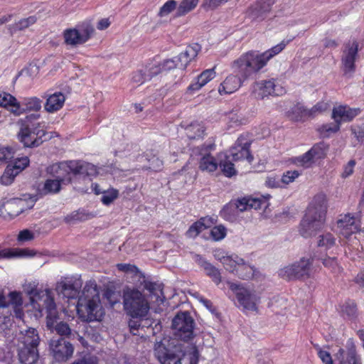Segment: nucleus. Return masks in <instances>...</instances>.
Instances as JSON below:
<instances>
[{
	"instance_id": "1",
	"label": "nucleus",
	"mask_w": 364,
	"mask_h": 364,
	"mask_svg": "<svg viewBox=\"0 0 364 364\" xmlns=\"http://www.w3.org/2000/svg\"><path fill=\"white\" fill-rule=\"evenodd\" d=\"M286 46L287 43L282 41L264 53L248 51L234 60L232 67L245 80L262 69L267 62L274 55L279 54Z\"/></svg>"
},
{
	"instance_id": "2",
	"label": "nucleus",
	"mask_w": 364,
	"mask_h": 364,
	"mask_svg": "<svg viewBox=\"0 0 364 364\" xmlns=\"http://www.w3.org/2000/svg\"><path fill=\"white\" fill-rule=\"evenodd\" d=\"M327 211V200L324 194L315 196L301 221L299 232L304 237L315 235L324 226Z\"/></svg>"
},
{
	"instance_id": "3",
	"label": "nucleus",
	"mask_w": 364,
	"mask_h": 364,
	"mask_svg": "<svg viewBox=\"0 0 364 364\" xmlns=\"http://www.w3.org/2000/svg\"><path fill=\"white\" fill-rule=\"evenodd\" d=\"M76 308L80 317L87 321L100 320L103 316L100 291L95 281L86 282L82 294L78 298Z\"/></svg>"
},
{
	"instance_id": "4",
	"label": "nucleus",
	"mask_w": 364,
	"mask_h": 364,
	"mask_svg": "<svg viewBox=\"0 0 364 364\" xmlns=\"http://www.w3.org/2000/svg\"><path fill=\"white\" fill-rule=\"evenodd\" d=\"M47 172L62 183H69L73 180L72 176L88 179L87 176L96 173V168L94 165L87 162L70 161L53 164L47 168Z\"/></svg>"
},
{
	"instance_id": "5",
	"label": "nucleus",
	"mask_w": 364,
	"mask_h": 364,
	"mask_svg": "<svg viewBox=\"0 0 364 364\" xmlns=\"http://www.w3.org/2000/svg\"><path fill=\"white\" fill-rule=\"evenodd\" d=\"M39 118V114H31L18 122L20 128L17 138L26 147H37L44 141L43 137L46 132L41 122H36Z\"/></svg>"
},
{
	"instance_id": "6",
	"label": "nucleus",
	"mask_w": 364,
	"mask_h": 364,
	"mask_svg": "<svg viewBox=\"0 0 364 364\" xmlns=\"http://www.w3.org/2000/svg\"><path fill=\"white\" fill-rule=\"evenodd\" d=\"M123 306L127 315L132 318H142L149 313L150 306L146 296L136 288L123 290Z\"/></svg>"
},
{
	"instance_id": "7",
	"label": "nucleus",
	"mask_w": 364,
	"mask_h": 364,
	"mask_svg": "<svg viewBox=\"0 0 364 364\" xmlns=\"http://www.w3.org/2000/svg\"><path fill=\"white\" fill-rule=\"evenodd\" d=\"M195 322L187 311L178 313L172 320L174 336L181 341H188L194 337Z\"/></svg>"
},
{
	"instance_id": "8",
	"label": "nucleus",
	"mask_w": 364,
	"mask_h": 364,
	"mask_svg": "<svg viewBox=\"0 0 364 364\" xmlns=\"http://www.w3.org/2000/svg\"><path fill=\"white\" fill-rule=\"evenodd\" d=\"M359 43L353 39L343 46L341 58V69L343 75L351 77L356 70L355 63L359 60Z\"/></svg>"
},
{
	"instance_id": "9",
	"label": "nucleus",
	"mask_w": 364,
	"mask_h": 364,
	"mask_svg": "<svg viewBox=\"0 0 364 364\" xmlns=\"http://www.w3.org/2000/svg\"><path fill=\"white\" fill-rule=\"evenodd\" d=\"M230 290L235 294L237 302L245 311H257L259 297L255 290L242 284L228 282Z\"/></svg>"
},
{
	"instance_id": "10",
	"label": "nucleus",
	"mask_w": 364,
	"mask_h": 364,
	"mask_svg": "<svg viewBox=\"0 0 364 364\" xmlns=\"http://www.w3.org/2000/svg\"><path fill=\"white\" fill-rule=\"evenodd\" d=\"M312 259L301 258L279 270V275L287 280L308 278L310 276Z\"/></svg>"
},
{
	"instance_id": "11",
	"label": "nucleus",
	"mask_w": 364,
	"mask_h": 364,
	"mask_svg": "<svg viewBox=\"0 0 364 364\" xmlns=\"http://www.w3.org/2000/svg\"><path fill=\"white\" fill-rule=\"evenodd\" d=\"M215 257L220 261L226 270L230 272H236L243 279L250 278L253 275V268L247 265L242 258L237 256H235V258L230 256L220 257L217 254L215 255Z\"/></svg>"
},
{
	"instance_id": "12",
	"label": "nucleus",
	"mask_w": 364,
	"mask_h": 364,
	"mask_svg": "<svg viewBox=\"0 0 364 364\" xmlns=\"http://www.w3.org/2000/svg\"><path fill=\"white\" fill-rule=\"evenodd\" d=\"M253 92L257 98L263 99L269 95H282L285 90L274 79L256 82L252 87Z\"/></svg>"
},
{
	"instance_id": "13",
	"label": "nucleus",
	"mask_w": 364,
	"mask_h": 364,
	"mask_svg": "<svg viewBox=\"0 0 364 364\" xmlns=\"http://www.w3.org/2000/svg\"><path fill=\"white\" fill-rule=\"evenodd\" d=\"M328 150V145L324 142L317 143L304 155L296 158V163L303 167L308 168L317 160L324 158Z\"/></svg>"
},
{
	"instance_id": "14",
	"label": "nucleus",
	"mask_w": 364,
	"mask_h": 364,
	"mask_svg": "<svg viewBox=\"0 0 364 364\" xmlns=\"http://www.w3.org/2000/svg\"><path fill=\"white\" fill-rule=\"evenodd\" d=\"M30 199L31 200L29 202H27L26 199L23 198H11L6 200L4 201L1 205V213L7 214L11 218L16 217L25 210L33 207L34 200L33 198Z\"/></svg>"
},
{
	"instance_id": "15",
	"label": "nucleus",
	"mask_w": 364,
	"mask_h": 364,
	"mask_svg": "<svg viewBox=\"0 0 364 364\" xmlns=\"http://www.w3.org/2000/svg\"><path fill=\"white\" fill-rule=\"evenodd\" d=\"M50 348L53 356L58 362L68 360L74 351L72 344L63 338L51 339Z\"/></svg>"
},
{
	"instance_id": "16",
	"label": "nucleus",
	"mask_w": 364,
	"mask_h": 364,
	"mask_svg": "<svg viewBox=\"0 0 364 364\" xmlns=\"http://www.w3.org/2000/svg\"><path fill=\"white\" fill-rule=\"evenodd\" d=\"M250 141L245 136H240L235 145L230 149L232 160L235 161L246 159L250 164L253 156L250 152Z\"/></svg>"
},
{
	"instance_id": "17",
	"label": "nucleus",
	"mask_w": 364,
	"mask_h": 364,
	"mask_svg": "<svg viewBox=\"0 0 364 364\" xmlns=\"http://www.w3.org/2000/svg\"><path fill=\"white\" fill-rule=\"evenodd\" d=\"M82 285L80 278L65 279L57 284L56 291L64 297L74 299L78 296Z\"/></svg>"
},
{
	"instance_id": "18",
	"label": "nucleus",
	"mask_w": 364,
	"mask_h": 364,
	"mask_svg": "<svg viewBox=\"0 0 364 364\" xmlns=\"http://www.w3.org/2000/svg\"><path fill=\"white\" fill-rule=\"evenodd\" d=\"M360 113L359 108H351L347 105H339L333 107L332 111V119L340 125L342 122L352 121Z\"/></svg>"
},
{
	"instance_id": "19",
	"label": "nucleus",
	"mask_w": 364,
	"mask_h": 364,
	"mask_svg": "<svg viewBox=\"0 0 364 364\" xmlns=\"http://www.w3.org/2000/svg\"><path fill=\"white\" fill-rule=\"evenodd\" d=\"M154 355L161 364H181V355L168 350L161 343L155 345Z\"/></svg>"
},
{
	"instance_id": "20",
	"label": "nucleus",
	"mask_w": 364,
	"mask_h": 364,
	"mask_svg": "<svg viewBox=\"0 0 364 364\" xmlns=\"http://www.w3.org/2000/svg\"><path fill=\"white\" fill-rule=\"evenodd\" d=\"M18 346H25L26 347L36 348L40 343V336L36 328H28L21 330L18 335Z\"/></svg>"
},
{
	"instance_id": "21",
	"label": "nucleus",
	"mask_w": 364,
	"mask_h": 364,
	"mask_svg": "<svg viewBox=\"0 0 364 364\" xmlns=\"http://www.w3.org/2000/svg\"><path fill=\"white\" fill-rule=\"evenodd\" d=\"M337 228L340 235L348 238L353 233L358 230V227L355 223V218L350 214L341 216L337 222Z\"/></svg>"
},
{
	"instance_id": "22",
	"label": "nucleus",
	"mask_w": 364,
	"mask_h": 364,
	"mask_svg": "<svg viewBox=\"0 0 364 364\" xmlns=\"http://www.w3.org/2000/svg\"><path fill=\"white\" fill-rule=\"evenodd\" d=\"M18 356L19 361L23 364H36L39 359L38 349L36 348L18 346Z\"/></svg>"
},
{
	"instance_id": "23",
	"label": "nucleus",
	"mask_w": 364,
	"mask_h": 364,
	"mask_svg": "<svg viewBox=\"0 0 364 364\" xmlns=\"http://www.w3.org/2000/svg\"><path fill=\"white\" fill-rule=\"evenodd\" d=\"M213 147V144L203 145L202 146V150H204V153H200V154H203V156L199 163V168L202 171L211 173L218 168V163L215 159L207 153L208 150L212 149Z\"/></svg>"
},
{
	"instance_id": "24",
	"label": "nucleus",
	"mask_w": 364,
	"mask_h": 364,
	"mask_svg": "<svg viewBox=\"0 0 364 364\" xmlns=\"http://www.w3.org/2000/svg\"><path fill=\"white\" fill-rule=\"evenodd\" d=\"M249 202V198H244L238 200L237 203H230L223 208L221 215L225 219L232 220L235 219V214H233V216L228 215L229 211L243 212L247 210L250 209Z\"/></svg>"
},
{
	"instance_id": "25",
	"label": "nucleus",
	"mask_w": 364,
	"mask_h": 364,
	"mask_svg": "<svg viewBox=\"0 0 364 364\" xmlns=\"http://www.w3.org/2000/svg\"><path fill=\"white\" fill-rule=\"evenodd\" d=\"M0 106L6 108L16 116L21 115L20 102L9 93L0 92Z\"/></svg>"
},
{
	"instance_id": "26",
	"label": "nucleus",
	"mask_w": 364,
	"mask_h": 364,
	"mask_svg": "<svg viewBox=\"0 0 364 364\" xmlns=\"http://www.w3.org/2000/svg\"><path fill=\"white\" fill-rule=\"evenodd\" d=\"M46 326L52 330L54 326L58 323L59 319V315L56 311L55 304L52 298L46 293Z\"/></svg>"
},
{
	"instance_id": "27",
	"label": "nucleus",
	"mask_w": 364,
	"mask_h": 364,
	"mask_svg": "<svg viewBox=\"0 0 364 364\" xmlns=\"http://www.w3.org/2000/svg\"><path fill=\"white\" fill-rule=\"evenodd\" d=\"M65 101V95L60 92H55L48 96L44 105L45 110L49 113H53L60 110Z\"/></svg>"
},
{
	"instance_id": "28",
	"label": "nucleus",
	"mask_w": 364,
	"mask_h": 364,
	"mask_svg": "<svg viewBox=\"0 0 364 364\" xmlns=\"http://www.w3.org/2000/svg\"><path fill=\"white\" fill-rule=\"evenodd\" d=\"M242 77L230 75L220 84L218 91L220 94H231L241 85Z\"/></svg>"
},
{
	"instance_id": "29",
	"label": "nucleus",
	"mask_w": 364,
	"mask_h": 364,
	"mask_svg": "<svg viewBox=\"0 0 364 364\" xmlns=\"http://www.w3.org/2000/svg\"><path fill=\"white\" fill-rule=\"evenodd\" d=\"M215 76L214 68L208 69L204 70L200 75L198 76L196 81L191 83L188 87V92L192 93L198 91L203 86L206 85L210 80L213 79Z\"/></svg>"
},
{
	"instance_id": "30",
	"label": "nucleus",
	"mask_w": 364,
	"mask_h": 364,
	"mask_svg": "<svg viewBox=\"0 0 364 364\" xmlns=\"http://www.w3.org/2000/svg\"><path fill=\"white\" fill-rule=\"evenodd\" d=\"M271 6L270 0H260L249 9V15L253 19L263 18L264 16L270 11Z\"/></svg>"
},
{
	"instance_id": "31",
	"label": "nucleus",
	"mask_w": 364,
	"mask_h": 364,
	"mask_svg": "<svg viewBox=\"0 0 364 364\" xmlns=\"http://www.w3.org/2000/svg\"><path fill=\"white\" fill-rule=\"evenodd\" d=\"M336 356L340 360V364H361V359L357 355L355 348H349L348 351L341 348Z\"/></svg>"
},
{
	"instance_id": "32",
	"label": "nucleus",
	"mask_w": 364,
	"mask_h": 364,
	"mask_svg": "<svg viewBox=\"0 0 364 364\" xmlns=\"http://www.w3.org/2000/svg\"><path fill=\"white\" fill-rule=\"evenodd\" d=\"M42 107V101L37 97H25L20 102L21 114L26 112H38Z\"/></svg>"
},
{
	"instance_id": "33",
	"label": "nucleus",
	"mask_w": 364,
	"mask_h": 364,
	"mask_svg": "<svg viewBox=\"0 0 364 364\" xmlns=\"http://www.w3.org/2000/svg\"><path fill=\"white\" fill-rule=\"evenodd\" d=\"M198 257L199 264L204 269L207 275L210 277L213 281L218 284L221 282V276L220 271L210 263L205 261L201 257L197 255Z\"/></svg>"
},
{
	"instance_id": "34",
	"label": "nucleus",
	"mask_w": 364,
	"mask_h": 364,
	"mask_svg": "<svg viewBox=\"0 0 364 364\" xmlns=\"http://www.w3.org/2000/svg\"><path fill=\"white\" fill-rule=\"evenodd\" d=\"M211 221L210 218H203L198 221L194 223L188 229L186 235L189 237H196L203 230L210 226Z\"/></svg>"
},
{
	"instance_id": "35",
	"label": "nucleus",
	"mask_w": 364,
	"mask_h": 364,
	"mask_svg": "<svg viewBox=\"0 0 364 364\" xmlns=\"http://www.w3.org/2000/svg\"><path fill=\"white\" fill-rule=\"evenodd\" d=\"M63 35L65 42L68 45L77 46L85 43L78 29H67L64 31Z\"/></svg>"
},
{
	"instance_id": "36",
	"label": "nucleus",
	"mask_w": 364,
	"mask_h": 364,
	"mask_svg": "<svg viewBox=\"0 0 364 364\" xmlns=\"http://www.w3.org/2000/svg\"><path fill=\"white\" fill-rule=\"evenodd\" d=\"M205 132L204 126L199 122H195L186 127V134L191 139L200 138Z\"/></svg>"
},
{
	"instance_id": "37",
	"label": "nucleus",
	"mask_w": 364,
	"mask_h": 364,
	"mask_svg": "<svg viewBox=\"0 0 364 364\" xmlns=\"http://www.w3.org/2000/svg\"><path fill=\"white\" fill-rule=\"evenodd\" d=\"M288 117L293 121L299 122L308 117L307 108L301 104H297L292 107L287 113Z\"/></svg>"
},
{
	"instance_id": "38",
	"label": "nucleus",
	"mask_w": 364,
	"mask_h": 364,
	"mask_svg": "<svg viewBox=\"0 0 364 364\" xmlns=\"http://www.w3.org/2000/svg\"><path fill=\"white\" fill-rule=\"evenodd\" d=\"M199 0H182L177 7L176 16H183L193 11L198 5Z\"/></svg>"
},
{
	"instance_id": "39",
	"label": "nucleus",
	"mask_w": 364,
	"mask_h": 364,
	"mask_svg": "<svg viewBox=\"0 0 364 364\" xmlns=\"http://www.w3.org/2000/svg\"><path fill=\"white\" fill-rule=\"evenodd\" d=\"M19 168L15 169L11 164H9L0 178L1 183L5 186L10 185L14 181V178L19 173Z\"/></svg>"
},
{
	"instance_id": "40",
	"label": "nucleus",
	"mask_w": 364,
	"mask_h": 364,
	"mask_svg": "<svg viewBox=\"0 0 364 364\" xmlns=\"http://www.w3.org/2000/svg\"><path fill=\"white\" fill-rule=\"evenodd\" d=\"M53 329H55L56 333L62 336H65L69 338H75L77 333L75 331H73L70 326L63 321L58 322L56 323Z\"/></svg>"
},
{
	"instance_id": "41",
	"label": "nucleus",
	"mask_w": 364,
	"mask_h": 364,
	"mask_svg": "<svg viewBox=\"0 0 364 364\" xmlns=\"http://www.w3.org/2000/svg\"><path fill=\"white\" fill-rule=\"evenodd\" d=\"M341 125L337 122L322 124L318 128V132L323 137H329L332 134L339 131Z\"/></svg>"
},
{
	"instance_id": "42",
	"label": "nucleus",
	"mask_w": 364,
	"mask_h": 364,
	"mask_svg": "<svg viewBox=\"0 0 364 364\" xmlns=\"http://www.w3.org/2000/svg\"><path fill=\"white\" fill-rule=\"evenodd\" d=\"M336 244V238L330 232H324L318 237L317 245L318 247L327 250Z\"/></svg>"
},
{
	"instance_id": "43",
	"label": "nucleus",
	"mask_w": 364,
	"mask_h": 364,
	"mask_svg": "<svg viewBox=\"0 0 364 364\" xmlns=\"http://www.w3.org/2000/svg\"><path fill=\"white\" fill-rule=\"evenodd\" d=\"M343 316H346L349 320H353L357 317V308L355 302L352 301H346L341 309Z\"/></svg>"
},
{
	"instance_id": "44",
	"label": "nucleus",
	"mask_w": 364,
	"mask_h": 364,
	"mask_svg": "<svg viewBox=\"0 0 364 364\" xmlns=\"http://www.w3.org/2000/svg\"><path fill=\"white\" fill-rule=\"evenodd\" d=\"M220 166L223 173L227 177L230 178L237 173L235 166L229 159V157H226L225 160L221 161L220 163Z\"/></svg>"
},
{
	"instance_id": "45",
	"label": "nucleus",
	"mask_w": 364,
	"mask_h": 364,
	"mask_svg": "<svg viewBox=\"0 0 364 364\" xmlns=\"http://www.w3.org/2000/svg\"><path fill=\"white\" fill-rule=\"evenodd\" d=\"M62 181L58 179H48L44 183L45 193H55L60 191Z\"/></svg>"
},
{
	"instance_id": "46",
	"label": "nucleus",
	"mask_w": 364,
	"mask_h": 364,
	"mask_svg": "<svg viewBox=\"0 0 364 364\" xmlns=\"http://www.w3.org/2000/svg\"><path fill=\"white\" fill-rule=\"evenodd\" d=\"M200 50V46L195 43L186 47L185 51L182 52V57H186L191 62L197 55Z\"/></svg>"
},
{
	"instance_id": "47",
	"label": "nucleus",
	"mask_w": 364,
	"mask_h": 364,
	"mask_svg": "<svg viewBox=\"0 0 364 364\" xmlns=\"http://www.w3.org/2000/svg\"><path fill=\"white\" fill-rule=\"evenodd\" d=\"M328 107V104L325 102H319L311 109H307L308 117H314L318 114L326 111Z\"/></svg>"
},
{
	"instance_id": "48",
	"label": "nucleus",
	"mask_w": 364,
	"mask_h": 364,
	"mask_svg": "<svg viewBox=\"0 0 364 364\" xmlns=\"http://www.w3.org/2000/svg\"><path fill=\"white\" fill-rule=\"evenodd\" d=\"M226 233L227 230L222 225L215 226L210 230V235L215 241L223 240L226 236Z\"/></svg>"
},
{
	"instance_id": "49",
	"label": "nucleus",
	"mask_w": 364,
	"mask_h": 364,
	"mask_svg": "<svg viewBox=\"0 0 364 364\" xmlns=\"http://www.w3.org/2000/svg\"><path fill=\"white\" fill-rule=\"evenodd\" d=\"M78 30L85 43L91 37L95 31L93 26L89 23L82 24Z\"/></svg>"
},
{
	"instance_id": "50",
	"label": "nucleus",
	"mask_w": 364,
	"mask_h": 364,
	"mask_svg": "<svg viewBox=\"0 0 364 364\" xmlns=\"http://www.w3.org/2000/svg\"><path fill=\"white\" fill-rule=\"evenodd\" d=\"M177 2L175 0H168L166 1L162 7H161L159 12L160 16H165L169 14L174 9H177Z\"/></svg>"
},
{
	"instance_id": "51",
	"label": "nucleus",
	"mask_w": 364,
	"mask_h": 364,
	"mask_svg": "<svg viewBox=\"0 0 364 364\" xmlns=\"http://www.w3.org/2000/svg\"><path fill=\"white\" fill-rule=\"evenodd\" d=\"M14 158V152L9 147L0 148V165Z\"/></svg>"
},
{
	"instance_id": "52",
	"label": "nucleus",
	"mask_w": 364,
	"mask_h": 364,
	"mask_svg": "<svg viewBox=\"0 0 364 364\" xmlns=\"http://www.w3.org/2000/svg\"><path fill=\"white\" fill-rule=\"evenodd\" d=\"M300 175V172H299L298 171H286L285 173H283L282 176V178H281V181L286 184V185H288L291 183H292L293 181H294V180L298 178Z\"/></svg>"
},
{
	"instance_id": "53",
	"label": "nucleus",
	"mask_w": 364,
	"mask_h": 364,
	"mask_svg": "<svg viewBox=\"0 0 364 364\" xmlns=\"http://www.w3.org/2000/svg\"><path fill=\"white\" fill-rule=\"evenodd\" d=\"M36 21L35 16H29L28 18L20 20L15 24L16 29L23 30L28 28L29 26L33 25Z\"/></svg>"
},
{
	"instance_id": "54",
	"label": "nucleus",
	"mask_w": 364,
	"mask_h": 364,
	"mask_svg": "<svg viewBox=\"0 0 364 364\" xmlns=\"http://www.w3.org/2000/svg\"><path fill=\"white\" fill-rule=\"evenodd\" d=\"M102 197V202L105 205H109L112 203L118 196V191L114 189H112L110 191L105 192Z\"/></svg>"
},
{
	"instance_id": "55",
	"label": "nucleus",
	"mask_w": 364,
	"mask_h": 364,
	"mask_svg": "<svg viewBox=\"0 0 364 364\" xmlns=\"http://www.w3.org/2000/svg\"><path fill=\"white\" fill-rule=\"evenodd\" d=\"M144 71L146 72V76L149 77V80H150L153 77L156 76L161 72H162V69L160 64L151 65L149 67H146Z\"/></svg>"
},
{
	"instance_id": "56",
	"label": "nucleus",
	"mask_w": 364,
	"mask_h": 364,
	"mask_svg": "<svg viewBox=\"0 0 364 364\" xmlns=\"http://www.w3.org/2000/svg\"><path fill=\"white\" fill-rule=\"evenodd\" d=\"M29 164V159L28 157H22L16 159L12 164H10L11 166L16 169L19 168V173L21 172Z\"/></svg>"
},
{
	"instance_id": "57",
	"label": "nucleus",
	"mask_w": 364,
	"mask_h": 364,
	"mask_svg": "<svg viewBox=\"0 0 364 364\" xmlns=\"http://www.w3.org/2000/svg\"><path fill=\"white\" fill-rule=\"evenodd\" d=\"M146 72L144 70H140L135 72L132 76V81L138 84H143L144 82L149 80L146 76Z\"/></svg>"
},
{
	"instance_id": "58",
	"label": "nucleus",
	"mask_w": 364,
	"mask_h": 364,
	"mask_svg": "<svg viewBox=\"0 0 364 364\" xmlns=\"http://www.w3.org/2000/svg\"><path fill=\"white\" fill-rule=\"evenodd\" d=\"M71 364H98V361L96 357L88 355L77 359Z\"/></svg>"
},
{
	"instance_id": "59",
	"label": "nucleus",
	"mask_w": 364,
	"mask_h": 364,
	"mask_svg": "<svg viewBox=\"0 0 364 364\" xmlns=\"http://www.w3.org/2000/svg\"><path fill=\"white\" fill-rule=\"evenodd\" d=\"M161 65L162 71H167L170 70L171 69H173L175 68H178L177 62L175 59H168L164 60Z\"/></svg>"
},
{
	"instance_id": "60",
	"label": "nucleus",
	"mask_w": 364,
	"mask_h": 364,
	"mask_svg": "<svg viewBox=\"0 0 364 364\" xmlns=\"http://www.w3.org/2000/svg\"><path fill=\"white\" fill-rule=\"evenodd\" d=\"M149 161L150 162L149 168L153 171H159L163 166V161L157 157L154 156L149 159Z\"/></svg>"
},
{
	"instance_id": "61",
	"label": "nucleus",
	"mask_w": 364,
	"mask_h": 364,
	"mask_svg": "<svg viewBox=\"0 0 364 364\" xmlns=\"http://www.w3.org/2000/svg\"><path fill=\"white\" fill-rule=\"evenodd\" d=\"M117 269L119 271L124 272H131V273H136L138 272L139 269L138 268L134 266L129 264H117Z\"/></svg>"
},
{
	"instance_id": "62",
	"label": "nucleus",
	"mask_w": 364,
	"mask_h": 364,
	"mask_svg": "<svg viewBox=\"0 0 364 364\" xmlns=\"http://www.w3.org/2000/svg\"><path fill=\"white\" fill-rule=\"evenodd\" d=\"M33 237V233L27 229L21 231L18 235V240L21 242L30 241Z\"/></svg>"
},
{
	"instance_id": "63",
	"label": "nucleus",
	"mask_w": 364,
	"mask_h": 364,
	"mask_svg": "<svg viewBox=\"0 0 364 364\" xmlns=\"http://www.w3.org/2000/svg\"><path fill=\"white\" fill-rule=\"evenodd\" d=\"M10 302L15 306H19L22 304V298L20 293L14 291L9 294Z\"/></svg>"
},
{
	"instance_id": "64",
	"label": "nucleus",
	"mask_w": 364,
	"mask_h": 364,
	"mask_svg": "<svg viewBox=\"0 0 364 364\" xmlns=\"http://www.w3.org/2000/svg\"><path fill=\"white\" fill-rule=\"evenodd\" d=\"M351 131L359 141H364V127L352 128Z\"/></svg>"
}]
</instances>
